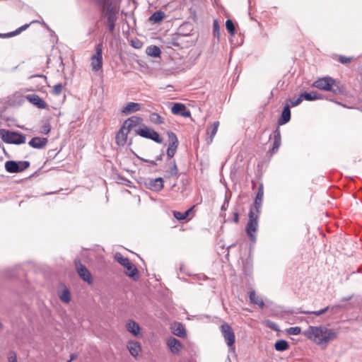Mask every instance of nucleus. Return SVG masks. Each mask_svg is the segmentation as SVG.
Segmentation results:
<instances>
[{
    "label": "nucleus",
    "instance_id": "f257e3e1",
    "mask_svg": "<svg viewBox=\"0 0 362 362\" xmlns=\"http://www.w3.org/2000/svg\"><path fill=\"white\" fill-rule=\"evenodd\" d=\"M264 197L263 184H260L255 199L254 206L249 213V219L246 225L245 231L250 241L253 243L256 242V236L254 234L258 229V219L260 214V209L262 205Z\"/></svg>",
    "mask_w": 362,
    "mask_h": 362
},
{
    "label": "nucleus",
    "instance_id": "f03ea898",
    "mask_svg": "<svg viewBox=\"0 0 362 362\" xmlns=\"http://www.w3.org/2000/svg\"><path fill=\"white\" fill-rule=\"evenodd\" d=\"M303 335L315 344L324 346L337 338V333L325 326H310L303 332Z\"/></svg>",
    "mask_w": 362,
    "mask_h": 362
},
{
    "label": "nucleus",
    "instance_id": "7ed1b4c3",
    "mask_svg": "<svg viewBox=\"0 0 362 362\" xmlns=\"http://www.w3.org/2000/svg\"><path fill=\"white\" fill-rule=\"evenodd\" d=\"M100 16L106 19L105 24L110 33H112L115 28L117 20V8L114 5L113 0H95Z\"/></svg>",
    "mask_w": 362,
    "mask_h": 362
},
{
    "label": "nucleus",
    "instance_id": "20e7f679",
    "mask_svg": "<svg viewBox=\"0 0 362 362\" xmlns=\"http://www.w3.org/2000/svg\"><path fill=\"white\" fill-rule=\"evenodd\" d=\"M318 89L332 92L335 95L343 93L340 83L329 76L318 78L313 83Z\"/></svg>",
    "mask_w": 362,
    "mask_h": 362
},
{
    "label": "nucleus",
    "instance_id": "39448f33",
    "mask_svg": "<svg viewBox=\"0 0 362 362\" xmlns=\"http://www.w3.org/2000/svg\"><path fill=\"white\" fill-rule=\"evenodd\" d=\"M0 137L1 140L11 144L20 145L25 143L26 137L24 134L8 129H0Z\"/></svg>",
    "mask_w": 362,
    "mask_h": 362
},
{
    "label": "nucleus",
    "instance_id": "423d86ee",
    "mask_svg": "<svg viewBox=\"0 0 362 362\" xmlns=\"http://www.w3.org/2000/svg\"><path fill=\"white\" fill-rule=\"evenodd\" d=\"M103 42L98 43L95 47V54L90 58L92 71L97 72L103 67Z\"/></svg>",
    "mask_w": 362,
    "mask_h": 362
},
{
    "label": "nucleus",
    "instance_id": "0eeeda50",
    "mask_svg": "<svg viewBox=\"0 0 362 362\" xmlns=\"http://www.w3.org/2000/svg\"><path fill=\"white\" fill-rule=\"evenodd\" d=\"M136 134L141 137L153 140L158 144L163 142V139L157 132L146 127L139 128L136 131Z\"/></svg>",
    "mask_w": 362,
    "mask_h": 362
},
{
    "label": "nucleus",
    "instance_id": "6e6552de",
    "mask_svg": "<svg viewBox=\"0 0 362 362\" xmlns=\"http://www.w3.org/2000/svg\"><path fill=\"white\" fill-rule=\"evenodd\" d=\"M221 331L224 340L229 347H232L235 341V336L231 326L224 322L221 326Z\"/></svg>",
    "mask_w": 362,
    "mask_h": 362
},
{
    "label": "nucleus",
    "instance_id": "1a4fd4ad",
    "mask_svg": "<svg viewBox=\"0 0 362 362\" xmlns=\"http://www.w3.org/2000/svg\"><path fill=\"white\" fill-rule=\"evenodd\" d=\"M74 264L79 276L88 284H91L93 281V277L86 267L78 259L74 260Z\"/></svg>",
    "mask_w": 362,
    "mask_h": 362
},
{
    "label": "nucleus",
    "instance_id": "9d476101",
    "mask_svg": "<svg viewBox=\"0 0 362 362\" xmlns=\"http://www.w3.org/2000/svg\"><path fill=\"white\" fill-rule=\"evenodd\" d=\"M167 134L168 136L169 144L166 154L168 160H171L177 151L179 141L176 134L174 132L170 131L168 132Z\"/></svg>",
    "mask_w": 362,
    "mask_h": 362
},
{
    "label": "nucleus",
    "instance_id": "9b49d317",
    "mask_svg": "<svg viewBox=\"0 0 362 362\" xmlns=\"http://www.w3.org/2000/svg\"><path fill=\"white\" fill-rule=\"evenodd\" d=\"M343 306L342 305H334V306H327L320 310H316V311H305V310H303L301 308H296V310L293 311V313H302V314H306V315H315L316 316H319V315H321L324 313H325L327 311H331L332 313H337V310L338 309H340Z\"/></svg>",
    "mask_w": 362,
    "mask_h": 362
},
{
    "label": "nucleus",
    "instance_id": "f8f14e48",
    "mask_svg": "<svg viewBox=\"0 0 362 362\" xmlns=\"http://www.w3.org/2000/svg\"><path fill=\"white\" fill-rule=\"evenodd\" d=\"M145 186L146 188L154 191V192H160L163 189V180L162 177H157L155 179H150L145 182Z\"/></svg>",
    "mask_w": 362,
    "mask_h": 362
},
{
    "label": "nucleus",
    "instance_id": "ddd939ff",
    "mask_svg": "<svg viewBox=\"0 0 362 362\" xmlns=\"http://www.w3.org/2000/svg\"><path fill=\"white\" fill-rule=\"evenodd\" d=\"M171 112L175 115L188 117L191 115L190 112L187 110L185 105L182 103H176L171 108Z\"/></svg>",
    "mask_w": 362,
    "mask_h": 362
},
{
    "label": "nucleus",
    "instance_id": "4468645a",
    "mask_svg": "<svg viewBox=\"0 0 362 362\" xmlns=\"http://www.w3.org/2000/svg\"><path fill=\"white\" fill-rule=\"evenodd\" d=\"M25 98L30 103L35 105L38 108L45 109L47 106V103L39 95L36 94L27 95Z\"/></svg>",
    "mask_w": 362,
    "mask_h": 362
},
{
    "label": "nucleus",
    "instance_id": "2eb2a0df",
    "mask_svg": "<svg viewBox=\"0 0 362 362\" xmlns=\"http://www.w3.org/2000/svg\"><path fill=\"white\" fill-rule=\"evenodd\" d=\"M129 133L124 127H121L115 136L116 143L118 146H123L127 144V135Z\"/></svg>",
    "mask_w": 362,
    "mask_h": 362
},
{
    "label": "nucleus",
    "instance_id": "dca6fc26",
    "mask_svg": "<svg viewBox=\"0 0 362 362\" xmlns=\"http://www.w3.org/2000/svg\"><path fill=\"white\" fill-rule=\"evenodd\" d=\"M141 104L138 103L129 102L122 108V112L125 115H128L132 112H136L141 110Z\"/></svg>",
    "mask_w": 362,
    "mask_h": 362
},
{
    "label": "nucleus",
    "instance_id": "f3484780",
    "mask_svg": "<svg viewBox=\"0 0 362 362\" xmlns=\"http://www.w3.org/2000/svg\"><path fill=\"white\" fill-rule=\"evenodd\" d=\"M47 138H41V137H33L29 142L28 144L34 148L37 149L44 148L47 144Z\"/></svg>",
    "mask_w": 362,
    "mask_h": 362
},
{
    "label": "nucleus",
    "instance_id": "a211bd4d",
    "mask_svg": "<svg viewBox=\"0 0 362 362\" xmlns=\"http://www.w3.org/2000/svg\"><path fill=\"white\" fill-rule=\"evenodd\" d=\"M291 119V110L290 106L286 104L282 110L281 115L278 119L279 125H284L288 123Z\"/></svg>",
    "mask_w": 362,
    "mask_h": 362
},
{
    "label": "nucleus",
    "instance_id": "6ab92c4d",
    "mask_svg": "<svg viewBox=\"0 0 362 362\" xmlns=\"http://www.w3.org/2000/svg\"><path fill=\"white\" fill-rule=\"evenodd\" d=\"M274 142H273V146L272 149L270 150L272 153H275L277 152L278 149L279 148L281 144V132L279 128H276L274 131Z\"/></svg>",
    "mask_w": 362,
    "mask_h": 362
},
{
    "label": "nucleus",
    "instance_id": "aec40b11",
    "mask_svg": "<svg viewBox=\"0 0 362 362\" xmlns=\"http://www.w3.org/2000/svg\"><path fill=\"white\" fill-rule=\"evenodd\" d=\"M173 333L181 338H185L187 336L186 330L184 325L180 322H175L172 327Z\"/></svg>",
    "mask_w": 362,
    "mask_h": 362
},
{
    "label": "nucleus",
    "instance_id": "412c9836",
    "mask_svg": "<svg viewBox=\"0 0 362 362\" xmlns=\"http://www.w3.org/2000/svg\"><path fill=\"white\" fill-rule=\"evenodd\" d=\"M167 344L173 354H178L182 347L181 342L175 337L169 338Z\"/></svg>",
    "mask_w": 362,
    "mask_h": 362
},
{
    "label": "nucleus",
    "instance_id": "4be33fe9",
    "mask_svg": "<svg viewBox=\"0 0 362 362\" xmlns=\"http://www.w3.org/2000/svg\"><path fill=\"white\" fill-rule=\"evenodd\" d=\"M218 127L219 122L216 121L207 127L206 134L209 135V137L206 139V141L208 144H211L213 141L214 137L216 134Z\"/></svg>",
    "mask_w": 362,
    "mask_h": 362
},
{
    "label": "nucleus",
    "instance_id": "5701e85b",
    "mask_svg": "<svg viewBox=\"0 0 362 362\" xmlns=\"http://www.w3.org/2000/svg\"><path fill=\"white\" fill-rule=\"evenodd\" d=\"M127 272H125L126 275L132 278L134 280H137L139 279V271L137 268L131 262H129V265H127V267H124Z\"/></svg>",
    "mask_w": 362,
    "mask_h": 362
},
{
    "label": "nucleus",
    "instance_id": "b1692460",
    "mask_svg": "<svg viewBox=\"0 0 362 362\" xmlns=\"http://www.w3.org/2000/svg\"><path fill=\"white\" fill-rule=\"evenodd\" d=\"M165 17V13L162 11H157L154 12L150 17H149V22H151L153 24L155 23H159L161 22Z\"/></svg>",
    "mask_w": 362,
    "mask_h": 362
},
{
    "label": "nucleus",
    "instance_id": "393cba45",
    "mask_svg": "<svg viewBox=\"0 0 362 362\" xmlns=\"http://www.w3.org/2000/svg\"><path fill=\"white\" fill-rule=\"evenodd\" d=\"M5 169L11 173H20L19 167L17 161L8 160L5 163Z\"/></svg>",
    "mask_w": 362,
    "mask_h": 362
},
{
    "label": "nucleus",
    "instance_id": "a878e982",
    "mask_svg": "<svg viewBox=\"0 0 362 362\" xmlns=\"http://www.w3.org/2000/svg\"><path fill=\"white\" fill-rule=\"evenodd\" d=\"M127 348L130 354L134 357L137 356L141 351V346L136 341H129L127 344Z\"/></svg>",
    "mask_w": 362,
    "mask_h": 362
},
{
    "label": "nucleus",
    "instance_id": "bb28decb",
    "mask_svg": "<svg viewBox=\"0 0 362 362\" xmlns=\"http://www.w3.org/2000/svg\"><path fill=\"white\" fill-rule=\"evenodd\" d=\"M127 329L128 332L133 334L134 336H137L139 333L140 327L137 322L134 320H129L127 324Z\"/></svg>",
    "mask_w": 362,
    "mask_h": 362
},
{
    "label": "nucleus",
    "instance_id": "cd10ccee",
    "mask_svg": "<svg viewBox=\"0 0 362 362\" xmlns=\"http://www.w3.org/2000/svg\"><path fill=\"white\" fill-rule=\"evenodd\" d=\"M250 300L252 304L259 305V308H263L264 307V303L262 298L256 296L255 291L250 292Z\"/></svg>",
    "mask_w": 362,
    "mask_h": 362
},
{
    "label": "nucleus",
    "instance_id": "c85d7f7f",
    "mask_svg": "<svg viewBox=\"0 0 362 362\" xmlns=\"http://www.w3.org/2000/svg\"><path fill=\"white\" fill-rule=\"evenodd\" d=\"M139 117H131L127 119L123 124L122 127L125 128L129 132L131 131L132 128L136 127L139 122Z\"/></svg>",
    "mask_w": 362,
    "mask_h": 362
},
{
    "label": "nucleus",
    "instance_id": "c756f323",
    "mask_svg": "<svg viewBox=\"0 0 362 362\" xmlns=\"http://www.w3.org/2000/svg\"><path fill=\"white\" fill-rule=\"evenodd\" d=\"M288 342L285 339H279L276 341L274 348L278 351H284L288 349Z\"/></svg>",
    "mask_w": 362,
    "mask_h": 362
},
{
    "label": "nucleus",
    "instance_id": "7c9ffc66",
    "mask_svg": "<svg viewBox=\"0 0 362 362\" xmlns=\"http://www.w3.org/2000/svg\"><path fill=\"white\" fill-rule=\"evenodd\" d=\"M301 97L308 101H313L321 98V96L315 91L310 93L303 92L301 93Z\"/></svg>",
    "mask_w": 362,
    "mask_h": 362
},
{
    "label": "nucleus",
    "instance_id": "2f4dec72",
    "mask_svg": "<svg viewBox=\"0 0 362 362\" xmlns=\"http://www.w3.org/2000/svg\"><path fill=\"white\" fill-rule=\"evenodd\" d=\"M114 259L123 267L129 265V259L127 257H124L120 252H116L114 255Z\"/></svg>",
    "mask_w": 362,
    "mask_h": 362
},
{
    "label": "nucleus",
    "instance_id": "473e14b6",
    "mask_svg": "<svg viewBox=\"0 0 362 362\" xmlns=\"http://www.w3.org/2000/svg\"><path fill=\"white\" fill-rule=\"evenodd\" d=\"M146 53L150 57H158L160 56L161 51L158 47L156 45H151L147 47Z\"/></svg>",
    "mask_w": 362,
    "mask_h": 362
},
{
    "label": "nucleus",
    "instance_id": "72a5a7b5",
    "mask_svg": "<svg viewBox=\"0 0 362 362\" xmlns=\"http://www.w3.org/2000/svg\"><path fill=\"white\" fill-rule=\"evenodd\" d=\"M170 164L172 165L170 168L166 171L165 177H170L172 176H175L178 173V169L177 167V164L175 160H173L170 161Z\"/></svg>",
    "mask_w": 362,
    "mask_h": 362
},
{
    "label": "nucleus",
    "instance_id": "f704fd0d",
    "mask_svg": "<svg viewBox=\"0 0 362 362\" xmlns=\"http://www.w3.org/2000/svg\"><path fill=\"white\" fill-rule=\"evenodd\" d=\"M150 121L153 124H160L164 122L163 118L158 113L153 112L149 117Z\"/></svg>",
    "mask_w": 362,
    "mask_h": 362
},
{
    "label": "nucleus",
    "instance_id": "c9c22d12",
    "mask_svg": "<svg viewBox=\"0 0 362 362\" xmlns=\"http://www.w3.org/2000/svg\"><path fill=\"white\" fill-rule=\"evenodd\" d=\"M191 211H192V209L187 210L184 213H181V212L175 211H173V216L176 219H177L179 221L185 220L189 216Z\"/></svg>",
    "mask_w": 362,
    "mask_h": 362
},
{
    "label": "nucleus",
    "instance_id": "e433bc0d",
    "mask_svg": "<svg viewBox=\"0 0 362 362\" xmlns=\"http://www.w3.org/2000/svg\"><path fill=\"white\" fill-rule=\"evenodd\" d=\"M226 28L228 33L231 35H234L235 34V28L233 22L230 19H228L226 22Z\"/></svg>",
    "mask_w": 362,
    "mask_h": 362
},
{
    "label": "nucleus",
    "instance_id": "4c0bfd02",
    "mask_svg": "<svg viewBox=\"0 0 362 362\" xmlns=\"http://www.w3.org/2000/svg\"><path fill=\"white\" fill-rule=\"evenodd\" d=\"M59 298L64 303H69L71 300V296H70V292L68 289H64L61 295L59 296Z\"/></svg>",
    "mask_w": 362,
    "mask_h": 362
},
{
    "label": "nucleus",
    "instance_id": "58836bf2",
    "mask_svg": "<svg viewBox=\"0 0 362 362\" xmlns=\"http://www.w3.org/2000/svg\"><path fill=\"white\" fill-rule=\"evenodd\" d=\"M34 23V21L31 22L30 23H28V24H25L22 26H21L20 28H18V29H16V30L13 31V32H10V35H13V36H16L18 34H20L21 32L25 30L31 23Z\"/></svg>",
    "mask_w": 362,
    "mask_h": 362
},
{
    "label": "nucleus",
    "instance_id": "ea45409f",
    "mask_svg": "<svg viewBox=\"0 0 362 362\" xmlns=\"http://www.w3.org/2000/svg\"><path fill=\"white\" fill-rule=\"evenodd\" d=\"M213 34L215 37L219 38L220 27L217 20H214L213 22Z\"/></svg>",
    "mask_w": 362,
    "mask_h": 362
},
{
    "label": "nucleus",
    "instance_id": "a19ab883",
    "mask_svg": "<svg viewBox=\"0 0 362 362\" xmlns=\"http://www.w3.org/2000/svg\"><path fill=\"white\" fill-rule=\"evenodd\" d=\"M117 182L118 184L124 185L127 186H130L132 184V182L130 180H129L128 179L125 178L122 175H118L117 177Z\"/></svg>",
    "mask_w": 362,
    "mask_h": 362
},
{
    "label": "nucleus",
    "instance_id": "79ce46f5",
    "mask_svg": "<svg viewBox=\"0 0 362 362\" xmlns=\"http://www.w3.org/2000/svg\"><path fill=\"white\" fill-rule=\"evenodd\" d=\"M63 88L64 86L62 83H57L54 85L52 90L53 94L56 95H59L62 92Z\"/></svg>",
    "mask_w": 362,
    "mask_h": 362
},
{
    "label": "nucleus",
    "instance_id": "37998d69",
    "mask_svg": "<svg viewBox=\"0 0 362 362\" xmlns=\"http://www.w3.org/2000/svg\"><path fill=\"white\" fill-rule=\"evenodd\" d=\"M19 167L20 172L27 169L30 166V162L27 160L17 161Z\"/></svg>",
    "mask_w": 362,
    "mask_h": 362
},
{
    "label": "nucleus",
    "instance_id": "c03bdc74",
    "mask_svg": "<svg viewBox=\"0 0 362 362\" xmlns=\"http://www.w3.org/2000/svg\"><path fill=\"white\" fill-rule=\"evenodd\" d=\"M252 265L250 262H246L243 266L244 273L246 275H250L252 273Z\"/></svg>",
    "mask_w": 362,
    "mask_h": 362
},
{
    "label": "nucleus",
    "instance_id": "a18cd8bd",
    "mask_svg": "<svg viewBox=\"0 0 362 362\" xmlns=\"http://www.w3.org/2000/svg\"><path fill=\"white\" fill-rule=\"evenodd\" d=\"M289 334L298 335L301 332V328L300 327H291L287 330Z\"/></svg>",
    "mask_w": 362,
    "mask_h": 362
},
{
    "label": "nucleus",
    "instance_id": "49530a36",
    "mask_svg": "<svg viewBox=\"0 0 362 362\" xmlns=\"http://www.w3.org/2000/svg\"><path fill=\"white\" fill-rule=\"evenodd\" d=\"M352 60L351 57H346L343 55H339V62L341 64H346L347 62H350Z\"/></svg>",
    "mask_w": 362,
    "mask_h": 362
},
{
    "label": "nucleus",
    "instance_id": "de8ad7c7",
    "mask_svg": "<svg viewBox=\"0 0 362 362\" xmlns=\"http://www.w3.org/2000/svg\"><path fill=\"white\" fill-rule=\"evenodd\" d=\"M302 101H303V97H301V94H300V96L297 99L291 100L290 103H291V105L294 107V106H297L299 104H300V103Z\"/></svg>",
    "mask_w": 362,
    "mask_h": 362
},
{
    "label": "nucleus",
    "instance_id": "09e8293b",
    "mask_svg": "<svg viewBox=\"0 0 362 362\" xmlns=\"http://www.w3.org/2000/svg\"><path fill=\"white\" fill-rule=\"evenodd\" d=\"M137 158L145 162V163H148L152 165H157V163H156V160H148V159H145L144 158H141L139 156H136Z\"/></svg>",
    "mask_w": 362,
    "mask_h": 362
},
{
    "label": "nucleus",
    "instance_id": "8fccbe9b",
    "mask_svg": "<svg viewBox=\"0 0 362 362\" xmlns=\"http://www.w3.org/2000/svg\"><path fill=\"white\" fill-rule=\"evenodd\" d=\"M8 362H17V357L14 352L11 353L8 357Z\"/></svg>",
    "mask_w": 362,
    "mask_h": 362
},
{
    "label": "nucleus",
    "instance_id": "3c124183",
    "mask_svg": "<svg viewBox=\"0 0 362 362\" xmlns=\"http://www.w3.org/2000/svg\"><path fill=\"white\" fill-rule=\"evenodd\" d=\"M49 131H50V128H49V125H45L42 127V134H47L49 132Z\"/></svg>",
    "mask_w": 362,
    "mask_h": 362
},
{
    "label": "nucleus",
    "instance_id": "603ef678",
    "mask_svg": "<svg viewBox=\"0 0 362 362\" xmlns=\"http://www.w3.org/2000/svg\"><path fill=\"white\" fill-rule=\"evenodd\" d=\"M9 34H10V33H0V37H1V38H8V37H13V35H10Z\"/></svg>",
    "mask_w": 362,
    "mask_h": 362
},
{
    "label": "nucleus",
    "instance_id": "864d4df0",
    "mask_svg": "<svg viewBox=\"0 0 362 362\" xmlns=\"http://www.w3.org/2000/svg\"><path fill=\"white\" fill-rule=\"evenodd\" d=\"M233 216H234V219H233L234 222L236 223H238V221H239V214H238V212H234L233 213Z\"/></svg>",
    "mask_w": 362,
    "mask_h": 362
},
{
    "label": "nucleus",
    "instance_id": "5fc2aeb1",
    "mask_svg": "<svg viewBox=\"0 0 362 362\" xmlns=\"http://www.w3.org/2000/svg\"><path fill=\"white\" fill-rule=\"evenodd\" d=\"M228 206V202H224L223 204L221 206V210L222 211L226 210Z\"/></svg>",
    "mask_w": 362,
    "mask_h": 362
},
{
    "label": "nucleus",
    "instance_id": "6e6d98bb",
    "mask_svg": "<svg viewBox=\"0 0 362 362\" xmlns=\"http://www.w3.org/2000/svg\"><path fill=\"white\" fill-rule=\"evenodd\" d=\"M163 155H164V153H163V152H162L160 155L157 156L156 158V162L162 160Z\"/></svg>",
    "mask_w": 362,
    "mask_h": 362
},
{
    "label": "nucleus",
    "instance_id": "4d7b16f0",
    "mask_svg": "<svg viewBox=\"0 0 362 362\" xmlns=\"http://www.w3.org/2000/svg\"><path fill=\"white\" fill-rule=\"evenodd\" d=\"M351 298H352V296H347V297H344V298H342L341 299V301H343V302L348 301V300H351Z\"/></svg>",
    "mask_w": 362,
    "mask_h": 362
},
{
    "label": "nucleus",
    "instance_id": "13d9d810",
    "mask_svg": "<svg viewBox=\"0 0 362 362\" xmlns=\"http://www.w3.org/2000/svg\"><path fill=\"white\" fill-rule=\"evenodd\" d=\"M35 76L42 78H44L45 81H46V79H47V77L42 74L33 75V76H31L30 77L32 78V77H35Z\"/></svg>",
    "mask_w": 362,
    "mask_h": 362
},
{
    "label": "nucleus",
    "instance_id": "bf43d9fd",
    "mask_svg": "<svg viewBox=\"0 0 362 362\" xmlns=\"http://www.w3.org/2000/svg\"><path fill=\"white\" fill-rule=\"evenodd\" d=\"M269 327L274 330H277V325L275 323L271 322V325Z\"/></svg>",
    "mask_w": 362,
    "mask_h": 362
},
{
    "label": "nucleus",
    "instance_id": "052dcab7",
    "mask_svg": "<svg viewBox=\"0 0 362 362\" xmlns=\"http://www.w3.org/2000/svg\"><path fill=\"white\" fill-rule=\"evenodd\" d=\"M75 358H76V354H71V358L68 361V362H71V361L74 360Z\"/></svg>",
    "mask_w": 362,
    "mask_h": 362
},
{
    "label": "nucleus",
    "instance_id": "680f3d73",
    "mask_svg": "<svg viewBox=\"0 0 362 362\" xmlns=\"http://www.w3.org/2000/svg\"><path fill=\"white\" fill-rule=\"evenodd\" d=\"M2 327H3V325H2V323L0 322V330L2 329Z\"/></svg>",
    "mask_w": 362,
    "mask_h": 362
}]
</instances>
